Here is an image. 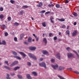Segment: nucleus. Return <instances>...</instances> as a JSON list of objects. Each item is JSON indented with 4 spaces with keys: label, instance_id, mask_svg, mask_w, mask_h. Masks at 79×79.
Listing matches in <instances>:
<instances>
[{
    "label": "nucleus",
    "instance_id": "nucleus-32",
    "mask_svg": "<svg viewBox=\"0 0 79 79\" xmlns=\"http://www.w3.org/2000/svg\"><path fill=\"white\" fill-rule=\"evenodd\" d=\"M17 77H18V78H19V79H22V77L19 75H17Z\"/></svg>",
    "mask_w": 79,
    "mask_h": 79
},
{
    "label": "nucleus",
    "instance_id": "nucleus-7",
    "mask_svg": "<svg viewBox=\"0 0 79 79\" xmlns=\"http://www.w3.org/2000/svg\"><path fill=\"white\" fill-rule=\"evenodd\" d=\"M43 6V3L42 2H40L38 5H37V6L38 7H41Z\"/></svg>",
    "mask_w": 79,
    "mask_h": 79
},
{
    "label": "nucleus",
    "instance_id": "nucleus-39",
    "mask_svg": "<svg viewBox=\"0 0 79 79\" xmlns=\"http://www.w3.org/2000/svg\"><path fill=\"white\" fill-rule=\"evenodd\" d=\"M66 33L68 34L69 35L70 34V31L69 30H67L66 31Z\"/></svg>",
    "mask_w": 79,
    "mask_h": 79
},
{
    "label": "nucleus",
    "instance_id": "nucleus-57",
    "mask_svg": "<svg viewBox=\"0 0 79 79\" xmlns=\"http://www.w3.org/2000/svg\"><path fill=\"white\" fill-rule=\"evenodd\" d=\"M52 35V33H49V35L50 37H51Z\"/></svg>",
    "mask_w": 79,
    "mask_h": 79
},
{
    "label": "nucleus",
    "instance_id": "nucleus-6",
    "mask_svg": "<svg viewBox=\"0 0 79 79\" xmlns=\"http://www.w3.org/2000/svg\"><path fill=\"white\" fill-rule=\"evenodd\" d=\"M56 57L59 60L60 59V56L59 53H58L55 55Z\"/></svg>",
    "mask_w": 79,
    "mask_h": 79
},
{
    "label": "nucleus",
    "instance_id": "nucleus-21",
    "mask_svg": "<svg viewBox=\"0 0 79 79\" xmlns=\"http://www.w3.org/2000/svg\"><path fill=\"white\" fill-rule=\"evenodd\" d=\"M14 57L15 58H16L17 59H18V60H20L21 59L20 57L18 56H14Z\"/></svg>",
    "mask_w": 79,
    "mask_h": 79
},
{
    "label": "nucleus",
    "instance_id": "nucleus-54",
    "mask_svg": "<svg viewBox=\"0 0 79 79\" xmlns=\"http://www.w3.org/2000/svg\"><path fill=\"white\" fill-rule=\"evenodd\" d=\"M69 2V1L68 0H66V1L65 2V3H68Z\"/></svg>",
    "mask_w": 79,
    "mask_h": 79
},
{
    "label": "nucleus",
    "instance_id": "nucleus-24",
    "mask_svg": "<svg viewBox=\"0 0 79 79\" xmlns=\"http://www.w3.org/2000/svg\"><path fill=\"white\" fill-rule=\"evenodd\" d=\"M20 68V67L17 66V67H15L14 69V70L15 71L17 69H19Z\"/></svg>",
    "mask_w": 79,
    "mask_h": 79
},
{
    "label": "nucleus",
    "instance_id": "nucleus-15",
    "mask_svg": "<svg viewBox=\"0 0 79 79\" xmlns=\"http://www.w3.org/2000/svg\"><path fill=\"white\" fill-rule=\"evenodd\" d=\"M33 35L34 36L35 38L36 39V41H38V40H39V38L38 37H37V36H35V34H33Z\"/></svg>",
    "mask_w": 79,
    "mask_h": 79
},
{
    "label": "nucleus",
    "instance_id": "nucleus-33",
    "mask_svg": "<svg viewBox=\"0 0 79 79\" xmlns=\"http://www.w3.org/2000/svg\"><path fill=\"white\" fill-rule=\"evenodd\" d=\"M8 21H10L11 20V18L10 17H8L7 18Z\"/></svg>",
    "mask_w": 79,
    "mask_h": 79
},
{
    "label": "nucleus",
    "instance_id": "nucleus-46",
    "mask_svg": "<svg viewBox=\"0 0 79 79\" xmlns=\"http://www.w3.org/2000/svg\"><path fill=\"white\" fill-rule=\"evenodd\" d=\"M3 10V8L2 7H0V11H2Z\"/></svg>",
    "mask_w": 79,
    "mask_h": 79
},
{
    "label": "nucleus",
    "instance_id": "nucleus-25",
    "mask_svg": "<svg viewBox=\"0 0 79 79\" xmlns=\"http://www.w3.org/2000/svg\"><path fill=\"white\" fill-rule=\"evenodd\" d=\"M42 53L44 54H48V52L46 51H42Z\"/></svg>",
    "mask_w": 79,
    "mask_h": 79
},
{
    "label": "nucleus",
    "instance_id": "nucleus-22",
    "mask_svg": "<svg viewBox=\"0 0 79 79\" xmlns=\"http://www.w3.org/2000/svg\"><path fill=\"white\" fill-rule=\"evenodd\" d=\"M12 52L13 54H14V55H16V56L17 55V53L16 52L14 51H12Z\"/></svg>",
    "mask_w": 79,
    "mask_h": 79
},
{
    "label": "nucleus",
    "instance_id": "nucleus-62",
    "mask_svg": "<svg viewBox=\"0 0 79 79\" xmlns=\"http://www.w3.org/2000/svg\"><path fill=\"white\" fill-rule=\"evenodd\" d=\"M59 35H61V33L60 32H59Z\"/></svg>",
    "mask_w": 79,
    "mask_h": 79
},
{
    "label": "nucleus",
    "instance_id": "nucleus-60",
    "mask_svg": "<svg viewBox=\"0 0 79 79\" xmlns=\"http://www.w3.org/2000/svg\"><path fill=\"white\" fill-rule=\"evenodd\" d=\"M11 75L12 76H14V75H15V73L11 74Z\"/></svg>",
    "mask_w": 79,
    "mask_h": 79
},
{
    "label": "nucleus",
    "instance_id": "nucleus-38",
    "mask_svg": "<svg viewBox=\"0 0 79 79\" xmlns=\"http://www.w3.org/2000/svg\"><path fill=\"white\" fill-rule=\"evenodd\" d=\"M66 26L64 25H63L61 26V28H66Z\"/></svg>",
    "mask_w": 79,
    "mask_h": 79
},
{
    "label": "nucleus",
    "instance_id": "nucleus-16",
    "mask_svg": "<svg viewBox=\"0 0 79 79\" xmlns=\"http://www.w3.org/2000/svg\"><path fill=\"white\" fill-rule=\"evenodd\" d=\"M27 78H28V79H31V76L29 74H27Z\"/></svg>",
    "mask_w": 79,
    "mask_h": 79
},
{
    "label": "nucleus",
    "instance_id": "nucleus-45",
    "mask_svg": "<svg viewBox=\"0 0 79 79\" xmlns=\"http://www.w3.org/2000/svg\"><path fill=\"white\" fill-rule=\"evenodd\" d=\"M57 39V37L56 36H55L53 38V40H56Z\"/></svg>",
    "mask_w": 79,
    "mask_h": 79
},
{
    "label": "nucleus",
    "instance_id": "nucleus-13",
    "mask_svg": "<svg viewBox=\"0 0 79 79\" xmlns=\"http://www.w3.org/2000/svg\"><path fill=\"white\" fill-rule=\"evenodd\" d=\"M43 41L44 42L45 44V45H46L47 44V41L46 39L44 38L43 40Z\"/></svg>",
    "mask_w": 79,
    "mask_h": 79
},
{
    "label": "nucleus",
    "instance_id": "nucleus-35",
    "mask_svg": "<svg viewBox=\"0 0 79 79\" xmlns=\"http://www.w3.org/2000/svg\"><path fill=\"white\" fill-rule=\"evenodd\" d=\"M27 64L29 66H30L31 65V63L30 62H27Z\"/></svg>",
    "mask_w": 79,
    "mask_h": 79
},
{
    "label": "nucleus",
    "instance_id": "nucleus-27",
    "mask_svg": "<svg viewBox=\"0 0 79 79\" xmlns=\"http://www.w3.org/2000/svg\"><path fill=\"white\" fill-rule=\"evenodd\" d=\"M73 52H74L77 55V57H79V55L78 54H77V52H76L74 50H73Z\"/></svg>",
    "mask_w": 79,
    "mask_h": 79
},
{
    "label": "nucleus",
    "instance_id": "nucleus-2",
    "mask_svg": "<svg viewBox=\"0 0 79 79\" xmlns=\"http://www.w3.org/2000/svg\"><path fill=\"white\" fill-rule=\"evenodd\" d=\"M40 66L41 67H44L45 69L47 68V67L46 66V64L44 62H42L41 63L39 64Z\"/></svg>",
    "mask_w": 79,
    "mask_h": 79
},
{
    "label": "nucleus",
    "instance_id": "nucleus-5",
    "mask_svg": "<svg viewBox=\"0 0 79 79\" xmlns=\"http://www.w3.org/2000/svg\"><path fill=\"white\" fill-rule=\"evenodd\" d=\"M74 55L72 53H68L67 56L68 58H71Z\"/></svg>",
    "mask_w": 79,
    "mask_h": 79
},
{
    "label": "nucleus",
    "instance_id": "nucleus-1",
    "mask_svg": "<svg viewBox=\"0 0 79 79\" xmlns=\"http://www.w3.org/2000/svg\"><path fill=\"white\" fill-rule=\"evenodd\" d=\"M28 55L31 58H33L34 60H36V57H35L34 55L32 54L31 53H29L28 54Z\"/></svg>",
    "mask_w": 79,
    "mask_h": 79
},
{
    "label": "nucleus",
    "instance_id": "nucleus-58",
    "mask_svg": "<svg viewBox=\"0 0 79 79\" xmlns=\"http://www.w3.org/2000/svg\"><path fill=\"white\" fill-rule=\"evenodd\" d=\"M77 24V23H76V22L74 23H73V24L74 26H75Z\"/></svg>",
    "mask_w": 79,
    "mask_h": 79
},
{
    "label": "nucleus",
    "instance_id": "nucleus-53",
    "mask_svg": "<svg viewBox=\"0 0 79 79\" xmlns=\"http://www.w3.org/2000/svg\"><path fill=\"white\" fill-rule=\"evenodd\" d=\"M24 44H26V45L28 44V43L26 42H24Z\"/></svg>",
    "mask_w": 79,
    "mask_h": 79
},
{
    "label": "nucleus",
    "instance_id": "nucleus-52",
    "mask_svg": "<svg viewBox=\"0 0 79 79\" xmlns=\"http://www.w3.org/2000/svg\"><path fill=\"white\" fill-rule=\"evenodd\" d=\"M50 13V11H48V12L45 13V15L48 14Z\"/></svg>",
    "mask_w": 79,
    "mask_h": 79
},
{
    "label": "nucleus",
    "instance_id": "nucleus-20",
    "mask_svg": "<svg viewBox=\"0 0 79 79\" xmlns=\"http://www.w3.org/2000/svg\"><path fill=\"white\" fill-rule=\"evenodd\" d=\"M77 34V31H74L72 33V35L73 36H75Z\"/></svg>",
    "mask_w": 79,
    "mask_h": 79
},
{
    "label": "nucleus",
    "instance_id": "nucleus-17",
    "mask_svg": "<svg viewBox=\"0 0 79 79\" xmlns=\"http://www.w3.org/2000/svg\"><path fill=\"white\" fill-rule=\"evenodd\" d=\"M58 20L60 22H64L65 20L64 19H59Z\"/></svg>",
    "mask_w": 79,
    "mask_h": 79
},
{
    "label": "nucleus",
    "instance_id": "nucleus-36",
    "mask_svg": "<svg viewBox=\"0 0 79 79\" xmlns=\"http://www.w3.org/2000/svg\"><path fill=\"white\" fill-rule=\"evenodd\" d=\"M7 76L6 77V78L7 79H10V78L9 77V74H7Z\"/></svg>",
    "mask_w": 79,
    "mask_h": 79
},
{
    "label": "nucleus",
    "instance_id": "nucleus-4",
    "mask_svg": "<svg viewBox=\"0 0 79 79\" xmlns=\"http://www.w3.org/2000/svg\"><path fill=\"white\" fill-rule=\"evenodd\" d=\"M51 66L53 68V69L55 70L58 67V66L57 64H56V65L52 64Z\"/></svg>",
    "mask_w": 79,
    "mask_h": 79
},
{
    "label": "nucleus",
    "instance_id": "nucleus-9",
    "mask_svg": "<svg viewBox=\"0 0 79 79\" xmlns=\"http://www.w3.org/2000/svg\"><path fill=\"white\" fill-rule=\"evenodd\" d=\"M19 53L22 56H23L24 57H25L26 56V55L24 54V53L22 52H19Z\"/></svg>",
    "mask_w": 79,
    "mask_h": 79
},
{
    "label": "nucleus",
    "instance_id": "nucleus-12",
    "mask_svg": "<svg viewBox=\"0 0 79 79\" xmlns=\"http://www.w3.org/2000/svg\"><path fill=\"white\" fill-rule=\"evenodd\" d=\"M47 23L46 22H44V23H42V25L43 27H45L46 26Z\"/></svg>",
    "mask_w": 79,
    "mask_h": 79
},
{
    "label": "nucleus",
    "instance_id": "nucleus-34",
    "mask_svg": "<svg viewBox=\"0 0 79 79\" xmlns=\"http://www.w3.org/2000/svg\"><path fill=\"white\" fill-rule=\"evenodd\" d=\"M10 2L12 4H13L14 3H15V1H13L12 0H10Z\"/></svg>",
    "mask_w": 79,
    "mask_h": 79
},
{
    "label": "nucleus",
    "instance_id": "nucleus-26",
    "mask_svg": "<svg viewBox=\"0 0 79 79\" xmlns=\"http://www.w3.org/2000/svg\"><path fill=\"white\" fill-rule=\"evenodd\" d=\"M14 25L15 26H18L19 25V23H18L15 22L14 23Z\"/></svg>",
    "mask_w": 79,
    "mask_h": 79
},
{
    "label": "nucleus",
    "instance_id": "nucleus-55",
    "mask_svg": "<svg viewBox=\"0 0 79 79\" xmlns=\"http://www.w3.org/2000/svg\"><path fill=\"white\" fill-rule=\"evenodd\" d=\"M59 68V70H62V68L61 67H60Z\"/></svg>",
    "mask_w": 79,
    "mask_h": 79
},
{
    "label": "nucleus",
    "instance_id": "nucleus-63",
    "mask_svg": "<svg viewBox=\"0 0 79 79\" xmlns=\"http://www.w3.org/2000/svg\"><path fill=\"white\" fill-rule=\"evenodd\" d=\"M69 26H68L67 27V29H68L69 28Z\"/></svg>",
    "mask_w": 79,
    "mask_h": 79
},
{
    "label": "nucleus",
    "instance_id": "nucleus-61",
    "mask_svg": "<svg viewBox=\"0 0 79 79\" xmlns=\"http://www.w3.org/2000/svg\"><path fill=\"white\" fill-rule=\"evenodd\" d=\"M61 41V39H58V41Z\"/></svg>",
    "mask_w": 79,
    "mask_h": 79
},
{
    "label": "nucleus",
    "instance_id": "nucleus-42",
    "mask_svg": "<svg viewBox=\"0 0 79 79\" xmlns=\"http://www.w3.org/2000/svg\"><path fill=\"white\" fill-rule=\"evenodd\" d=\"M46 12L45 10H43V11H41L40 12V13H45Z\"/></svg>",
    "mask_w": 79,
    "mask_h": 79
},
{
    "label": "nucleus",
    "instance_id": "nucleus-43",
    "mask_svg": "<svg viewBox=\"0 0 79 79\" xmlns=\"http://www.w3.org/2000/svg\"><path fill=\"white\" fill-rule=\"evenodd\" d=\"M23 10H21L20 12V15H22L23 14Z\"/></svg>",
    "mask_w": 79,
    "mask_h": 79
},
{
    "label": "nucleus",
    "instance_id": "nucleus-8",
    "mask_svg": "<svg viewBox=\"0 0 79 79\" xmlns=\"http://www.w3.org/2000/svg\"><path fill=\"white\" fill-rule=\"evenodd\" d=\"M50 20L51 23H54V21H53V20L54 19V18L53 17V16H51L50 17Z\"/></svg>",
    "mask_w": 79,
    "mask_h": 79
},
{
    "label": "nucleus",
    "instance_id": "nucleus-59",
    "mask_svg": "<svg viewBox=\"0 0 79 79\" xmlns=\"http://www.w3.org/2000/svg\"><path fill=\"white\" fill-rule=\"evenodd\" d=\"M67 69H69L70 70H72V68H68Z\"/></svg>",
    "mask_w": 79,
    "mask_h": 79
},
{
    "label": "nucleus",
    "instance_id": "nucleus-29",
    "mask_svg": "<svg viewBox=\"0 0 79 79\" xmlns=\"http://www.w3.org/2000/svg\"><path fill=\"white\" fill-rule=\"evenodd\" d=\"M32 73L33 74L34 76H37V73L36 72H33Z\"/></svg>",
    "mask_w": 79,
    "mask_h": 79
},
{
    "label": "nucleus",
    "instance_id": "nucleus-47",
    "mask_svg": "<svg viewBox=\"0 0 79 79\" xmlns=\"http://www.w3.org/2000/svg\"><path fill=\"white\" fill-rule=\"evenodd\" d=\"M14 40L15 41H17V39L16 37H15L14 38Z\"/></svg>",
    "mask_w": 79,
    "mask_h": 79
},
{
    "label": "nucleus",
    "instance_id": "nucleus-64",
    "mask_svg": "<svg viewBox=\"0 0 79 79\" xmlns=\"http://www.w3.org/2000/svg\"><path fill=\"white\" fill-rule=\"evenodd\" d=\"M31 19H32V20H34V19H33L32 17H31Z\"/></svg>",
    "mask_w": 79,
    "mask_h": 79
},
{
    "label": "nucleus",
    "instance_id": "nucleus-50",
    "mask_svg": "<svg viewBox=\"0 0 79 79\" xmlns=\"http://www.w3.org/2000/svg\"><path fill=\"white\" fill-rule=\"evenodd\" d=\"M70 49V48L69 47H68L67 48H66V50L68 51H69V49Z\"/></svg>",
    "mask_w": 79,
    "mask_h": 79
},
{
    "label": "nucleus",
    "instance_id": "nucleus-48",
    "mask_svg": "<svg viewBox=\"0 0 79 79\" xmlns=\"http://www.w3.org/2000/svg\"><path fill=\"white\" fill-rule=\"evenodd\" d=\"M74 72L76 74H79V72L77 71H74Z\"/></svg>",
    "mask_w": 79,
    "mask_h": 79
},
{
    "label": "nucleus",
    "instance_id": "nucleus-11",
    "mask_svg": "<svg viewBox=\"0 0 79 79\" xmlns=\"http://www.w3.org/2000/svg\"><path fill=\"white\" fill-rule=\"evenodd\" d=\"M6 42L4 40H3L2 41V42L1 43L0 42V45H5L6 44Z\"/></svg>",
    "mask_w": 79,
    "mask_h": 79
},
{
    "label": "nucleus",
    "instance_id": "nucleus-18",
    "mask_svg": "<svg viewBox=\"0 0 79 79\" xmlns=\"http://www.w3.org/2000/svg\"><path fill=\"white\" fill-rule=\"evenodd\" d=\"M31 40H32V38L31 37H30L28 38V42L30 43L31 41Z\"/></svg>",
    "mask_w": 79,
    "mask_h": 79
},
{
    "label": "nucleus",
    "instance_id": "nucleus-51",
    "mask_svg": "<svg viewBox=\"0 0 79 79\" xmlns=\"http://www.w3.org/2000/svg\"><path fill=\"white\" fill-rule=\"evenodd\" d=\"M2 26H3V29L6 28V26L5 25L3 24V25H2Z\"/></svg>",
    "mask_w": 79,
    "mask_h": 79
},
{
    "label": "nucleus",
    "instance_id": "nucleus-44",
    "mask_svg": "<svg viewBox=\"0 0 79 79\" xmlns=\"http://www.w3.org/2000/svg\"><path fill=\"white\" fill-rule=\"evenodd\" d=\"M55 60L53 59H52L51 60V61L52 62V63H53L55 62Z\"/></svg>",
    "mask_w": 79,
    "mask_h": 79
},
{
    "label": "nucleus",
    "instance_id": "nucleus-37",
    "mask_svg": "<svg viewBox=\"0 0 79 79\" xmlns=\"http://www.w3.org/2000/svg\"><path fill=\"white\" fill-rule=\"evenodd\" d=\"M54 6L53 5V4H51V5L49 4L48 5V7H51L52 6V7H53Z\"/></svg>",
    "mask_w": 79,
    "mask_h": 79
},
{
    "label": "nucleus",
    "instance_id": "nucleus-41",
    "mask_svg": "<svg viewBox=\"0 0 79 79\" xmlns=\"http://www.w3.org/2000/svg\"><path fill=\"white\" fill-rule=\"evenodd\" d=\"M4 63L6 64L7 65H9V64L8 63V61H5L4 62Z\"/></svg>",
    "mask_w": 79,
    "mask_h": 79
},
{
    "label": "nucleus",
    "instance_id": "nucleus-56",
    "mask_svg": "<svg viewBox=\"0 0 79 79\" xmlns=\"http://www.w3.org/2000/svg\"><path fill=\"white\" fill-rule=\"evenodd\" d=\"M43 58H40V61H43Z\"/></svg>",
    "mask_w": 79,
    "mask_h": 79
},
{
    "label": "nucleus",
    "instance_id": "nucleus-19",
    "mask_svg": "<svg viewBox=\"0 0 79 79\" xmlns=\"http://www.w3.org/2000/svg\"><path fill=\"white\" fill-rule=\"evenodd\" d=\"M57 8H59L60 7V5L59 4H56L55 6Z\"/></svg>",
    "mask_w": 79,
    "mask_h": 79
},
{
    "label": "nucleus",
    "instance_id": "nucleus-40",
    "mask_svg": "<svg viewBox=\"0 0 79 79\" xmlns=\"http://www.w3.org/2000/svg\"><path fill=\"white\" fill-rule=\"evenodd\" d=\"M4 17V15H0V19H2Z\"/></svg>",
    "mask_w": 79,
    "mask_h": 79
},
{
    "label": "nucleus",
    "instance_id": "nucleus-30",
    "mask_svg": "<svg viewBox=\"0 0 79 79\" xmlns=\"http://www.w3.org/2000/svg\"><path fill=\"white\" fill-rule=\"evenodd\" d=\"M57 76H58V77L60 78V79H65L63 77H62V76H60L58 75Z\"/></svg>",
    "mask_w": 79,
    "mask_h": 79
},
{
    "label": "nucleus",
    "instance_id": "nucleus-14",
    "mask_svg": "<svg viewBox=\"0 0 79 79\" xmlns=\"http://www.w3.org/2000/svg\"><path fill=\"white\" fill-rule=\"evenodd\" d=\"M4 68H5L7 70H11V69L9 68V67L6 66H3Z\"/></svg>",
    "mask_w": 79,
    "mask_h": 79
},
{
    "label": "nucleus",
    "instance_id": "nucleus-23",
    "mask_svg": "<svg viewBox=\"0 0 79 79\" xmlns=\"http://www.w3.org/2000/svg\"><path fill=\"white\" fill-rule=\"evenodd\" d=\"M73 15L74 16V17H77V14L76 12H74L73 14Z\"/></svg>",
    "mask_w": 79,
    "mask_h": 79
},
{
    "label": "nucleus",
    "instance_id": "nucleus-10",
    "mask_svg": "<svg viewBox=\"0 0 79 79\" xmlns=\"http://www.w3.org/2000/svg\"><path fill=\"white\" fill-rule=\"evenodd\" d=\"M29 49L31 50H34L36 49V48L34 47H30L29 48Z\"/></svg>",
    "mask_w": 79,
    "mask_h": 79
},
{
    "label": "nucleus",
    "instance_id": "nucleus-28",
    "mask_svg": "<svg viewBox=\"0 0 79 79\" xmlns=\"http://www.w3.org/2000/svg\"><path fill=\"white\" fill-rule=\"evenodd\" d=\"M24 34H22L20 35V40L22 39L23 38V37L24 36Z\"/></svg>",
    "mask_w": 79,
    "mask_h": 79
},
{
    "label": "nucleus",
    "instance_id": "nucleus-49",
    "mask_svg": "<svg viewBox=\"0 0 79 79\" xmlns=\"http://www.w3.org/2000/svg\"><path fill=\"white\" fill-rule=\"evenodd\" d=\"M8 35V33L7 32L5 33V36H7Z\"/></svg>",
    "mask_w": 79,
    "mask_h": 79
},
{
    "label": "nucleus",
    "instance_id": "nucleus-31",
    "mask_svg": "<svg viewBox=\"0 0 79 79\" xmlns=\"http://www.w3.org/2000/svg\"><path fill=\"white\" fill-rule=\"evenodd\" d=\"M23 7L24 8V9H27L28 8V6L26 5L23 6Z\"/></svg>",
    "mask_w": 79,
    "mask_h": 79
},
{
    "label": "nucleus",
    "instance_id": "nucleus-3",
    "mask_svg": "<svg viewBox=\"0 0 79 79\" xmlns=\"http://www.w3.org/2000/svg\"><path fill=\"white\" fill-rule=\"evenodd\" d=\"M18 63V61H14L10 65V66L12 67Z\"/></svg>",
    "mask_w": 79,
    "mask_h": 79
}]
</instances>
